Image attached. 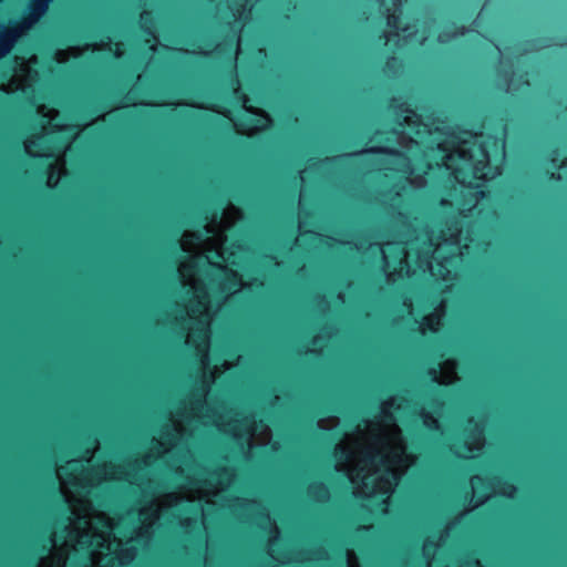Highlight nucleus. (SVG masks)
<instances>
[{
    "instance_id": "5701e85b",
    "label": "nucleus",
    "mask_w": 567,
    "mask_h": 567,
    "mask_svg": "<svg viewBox=\"0 0 567 567\" xmlns=\"http://www.w3.org/2000/svg\"><path fill=\"white\" fill-rule=\"evenodd\" d=\"M471 187H472V188H478V187H480V185H478V184H472V185H471Z\"/></svg>"
},
{
    "instance_id": "ddd939ff",
    "label": "nucleus",
    "mask_w": 567,
    "mask_h": 567,
    "mask_svg": "<svg viewBox=\"0 0 567 567\" xmlns=\"http://www.w3.org/2000/svg\"><path fill=\"white\" fill-rule=\"evenodd\" d=\"M313 491L317 493L327 492V488L323 484L319 483L313 486Z\"/></svg>"
},
{
    "instance_id": "412c9836",
    "label": "nucleus",
    "mask_w": 567,
    "mask_h": 567,
    "mask_svg": "<svg viewBox=\"0 0 567 567\" xmlns=\"http://www.w3.org/2000/svg\"><path fill=\"white\" fill-rule=\"evenodd\" d=\"M270 260H276V257L274 255L267 256Z\"/></svg>"
},
{
    "instance_id": "9d476101",
    "label": "nucleus",
    "mask_w": 567,
    "mask_h": 567,
    "mask_svg": "<svg viewBox=\"0 0 567 567\" xmlns=\"http://www.w3.org/2000/svg\"><path fill=\"white\" fill-rule=\"evenodd\" d=\"M545 175L546 177L549 179V181H553V182H558L560 179V175L556 172H553V171H546L545 172Z\"/></svg>"
},
{
    "instance_id": "4468645a",
    "label": "nucleus",
    "mask_w": 567,
    "mask_h": 567,
    "mask_svg": "<svg viewBox=\"0 0 567 567\" xmlns=\"http://www.w3.org/2000/svg\"><path fill=\"white\" fill-rule=\"evenodd\" d=\"M215 474L218 475V476H221V475L229 476L230 475L229 471L227 468H225V467L219 468L218 471L215 472Z\"/></svg>"
},
{
    "instance_id": "aec40b11",
    "label": "nucleus",
    "mask_w": 567,
    "mask_h": 567,
    "mask_svg": "<svg viewBox=\"0 0 567 567\" xmlns=\"http://www.w3.org/2000/svg\"><path fill=\"white\" fill-rule=\"evenodd\" d=\"M404 112H406V113H411V114H412V113H413V110H411L410 107H406V109L404 110Z\"/></svg>"
},
{
    "instance_id": "0eeeda50",
    "label": "nucleus",
    "mask_w": 567,
    "mask_h": 567,
    "mask_svg": "<svg viewBox=\"0 0 567 567\" xmlns=\"http://www.w3.org/2000/svg\"><path fill=\"white\" fill-rule=\"evenodd\" d=\"M369 152L373 153V154H399L396 151L394 150H389V148H381V147H374V148H371L369 150Z\"/></svg>"
},
{
    "instance_id": "f257e3e1",
    "label": "nucleus",
    "mask_w": 567,
    "mask_h": 567,
    "mask_svg": "<svg viewBox=\"0 0 567 567\" xmlns=\"http://www.w3.org/2000/svg\"><path fill=\"white\" fill-rule=\"evenodd\" d=\"M52 2L53 0H29L22 24L28 28L38 22L48 12Z\"/></svg>"
},
{
    "instance_id": "a211bd4d",
    "label": "nucleus",
    "mask_w": 567,
    "mask_h": 567,
    "mask_svg": "<svg viewBox=\"0 0 567 567\" xmlns=\"http://www.w3.org/2000/svg\"><path fill=\"white\" fill-rule=\"evenodd\" d=\"M179 248H181L179 240H175L174 241V250L177 251V250H179Z\"/></svg>"
},
{
    "instance_id": "a878e982",
    "label": "nucleus",
    "mask_w": 567,
    "mask_h": 567,
    "mask_svg": "<svg viewBox=\"0 0 567 567\" xmlns=\"http://www.w3.org/2000/svg\"><path fill=\"white\" fill-rule=\"evenodd\" d=\"M391 60H394V56L388 58L386 64H390Z\"/></svg>"
},
{
    "instance_id": "c85d7f7f",
    "label": "nucleus",
    "mask_w": 567,
    "mask_h": 567,
    "mask_svg": "<svg viewBox=\"0 0 567 567\" xmlns=\"http://www.w3.org/2000/svg\"><path fill=\"white\" fill-rule=\"evenodd\" d=\"M478 197H481V198H482V197H484V192H483V190H481V192L478 193Z\"/></svg>"
},
{
    "instance_id": "423d86ee",
    "label": "nucleus",
    "mask_w": 567,
    "mask_h": 567,
    "mask_svg": "<svg viewBox=\"0 0 567 567\" xmlns=\"http://www.w3.org/2000/svg\"><path fill=\"white\" fill-rule=\"evenodd\" d=\"M426 375L433 381V382H439V370L437 368H429L426 370Z\"/></svg>"
},
{
    "instance_id": "1a4fd4ad",
    "label": "nucleus",
    "mask_w": 567,
    "mask_h": 567,
    "mask_svg": "<svg viewBox=\"0 0 567 567\" xmlns=\"http://www.w3.org/2000/svg\"><path fill=\"white\" fill-rule=\"evenodd\" d=\"M388 25L389 27H392V28H398V24H399V17L395 16V14H389L388 16Z\"/></svg>"
},
{
    "instance_id": "473e14b6",
    "label": "nucleus",
    "mask_w": 567,
    "mask_h": 567,
    "mask_svg": "<svg viewBox=\"0 0 567 567\" xmlns=\"http://www.w3.org/2000/svg\"><path fill=\"white\" fill-rule=\"evenodd\" d=\"M40 550H41V551H45V550H47V548H45L44 546H42V547L40 548Z\"/></svg>"
},
{
    "instance_id": "b1692460",
    "label": "nucleus",
    "mask_w": 567,
    "mask_h": 567,
    "mask_svg": "<svg viewBox=\"0 0 567 567\" xmlns=\"http://www.w3.org/2000/svg\"><path fill=\"white\" fill-rule=\"evenodd\" d=\"M382 38H384L385 40H388V38H386V34H385V33H382V34L380 35V39H382Z\"/></svg>"
},
{
    "instance_id": "f8f14e48",
    "label": "nucleus",
    "mask_w": 567,
    "mask_h": 567,
    "mask_svg": "<svg viewBox=\"0 0 567 567\" xmlns=\"http://www.w3.org/2000/svg\"><path fill=\"white\" fill-rule=\"evenodd\" d=\"M334 455L338 458H343L347 456L346 450L343 447H336L334 449Z\"/></svg>"
},
{
    "instance_id": "f3484780",
    "label": "nucleus",
    "mask_w": 567,
    "mask_h": 567,
    "mask_svg": "<svg viewBox=\"0 0 567 567\" xmlns=\"http://www.w3.org/2000/svg\"><path fill=\"white\" fill-rule=\"evenodd\" d=\"M464 498H465V501H467V499H471V498H472V492H471L470 489H467V491L465 492Z\"/></svg>"
},
{
    "instance_id": "393cba45",
    "label": "nucleus",
    "mask_w": 567,
    "mask_h": 567,
    "mask_svg": "<svg viewBox=\"0 0 567 567\" xmlns=\"http://www.w3.org/2000/svg\"><path fill=\"white\" fill-rule=\"evenodd\" d=\"M391 60H394V56L388 58L386 64H390Z\"/></svg>"
},
{
    "instance_id": "6ab92c4d",
    "label": "nucleus",
    "mask_w": 567,
    "mask_h": 567,
    "mask_svg": "<svg viewBox=\"0 0 567 567\" xmlns=\"http://www.w3.org/2000/svg\"><path fill=\"white\" fill-rule=\"evenodd\" d=\"M383 416H384L385 419H389V420H392V419H393V417H392V414H391V413H389V412H383Z\"/></svg>"
},
{
    "instance_id": "39448f33",
    "label": "nucleus",
    "mask_w": 567,
    "mask_h": 567,
    "mask_svg": "<svg viewBox=\"0 0 567 567\" xmlns=\"http://www.w3.org/2000/svg\"><path fill=\"white\" fill-rule=\"evenodd\" d=\"M134 553L132 549H125L121 553V556L117 558V563L120 566H124L125 563H128L133 559Z\"/></svg>"
},
{
    "instance_id": "c756f323",
    "label": "nucleus",
    "mask_w": 567,
    "mask_h": 567,
    "mask_svg": "<svg viewBox=\"0 0 567 567\" xmlns=\"http://www.w3.org/2000/svg\"><path fill=\"white\" fill-rule=\"evenodd\" d=\"M395 107H398V109H400L401 111H403V109H402V107H403V104H399V105H396Z\"/></svg>"
},
{
    "instance_id": "6e6552de",
    "label": "nucleus",
    "mask_w": 567,
    "mask_h": 567,
    "mask_svg": "<svg viewBox=\"0 0 567 567\" xmlns=\"http://www.w3.org/2000/svg\"><path fill=\"white\" fill-rule=\"evenodd\" d=\"M465 33L466 28L464 25H456L454 28V32L452 34H449V38L464 35Z\"/></svg>"
},
{
    "instance_id": "20e7f679",
    "label": "nucleus",
    "mask_w": 567,
    "mask_h": 567,
    "mask_svg": "<svg viewBox=\"0 0 567 567\" xmlns=\"http://www.w3.org/2000/svg\"><path fill=\"white\" fill-rule=\"evenodd\" d=\"M422 416H423L424 425L426 426V429H429L430 431H439L440 430V424L436 419H434L432 415H430L427 413H422Z\"/></svg>"
},
{
    "instance_id": "f03ea898",
    "label": "nucleus",
    "mask_w": 567,
    "mask_h": 567,
    "mask_svg": "<svg viewBox=\"0 0 567 567\" xmlns=\"http://www.w3.org/2000/svg\"><path fill=\"white\" fill-rule=\"evenodd\" d=\"M456 567H483L481 559L475 550L467 551L463 557L457 559Z\"/></svg>"
},
{
    "instance_id": "9b49d317",
    "label": "nucleus",
    "mask_w": 567,
    "mask_h": 567,
    "mask_svg": "<svg viewBox=\"0 0 567 567\" xmlns=\"http://www.w3.org/2000/svg\"><path fill=\"white\" fill-rule=\"evenodd\" d=\"M21 567H37L38 561L34 559H23L20 564Z\"/></svg>"
},
{
    "instance_id": "7c9ffc66",
    "label": "nucleus",
    "mask_w": 567,
    "mask_h": 567,
    "mask_svg": "<svg viewBox=\"0 0 567 567\" xmlns=\"http://www.w3.org/2000/svg\"><path fill=\"white\" fill-rule=\"evenodd\" d=\"M380 462H381L382 464H385V460H384V457H383V456L380 458Z\"/></svg>"
},
{
    "instance_id": "cd10ccee",
    "label": "nucleus",
    "mask_w": 567,
    "mask_h": 567,
    "mask_svg": "<svg viewBox=\"0 0 567 567\" xmlns=\"http://www.w3.org/2000/svg\"><path fill=\"white\" fill-rule=\"evenodd\" d=\"M551 153H553V155H557V154H558V150H557V148H555V150H553V152H551Z\"/></svg>"
},
{
    "instance_id": "dca6fc26",
    "label": "nucleus",
    "mask_w": 567,
    "mask_h": 567,
    "mask_svg": "<svg viewBox=\"0 0 567 567\" xmlns=\"http://www.w3.org/2000/svg\"><path fill=\"white\" fill-rule=\"evenodd\" d=\"M441 206H443V207H451V206H452V203H451V202H449V200H446V199H442V200H441Z\"/></svg>"
},
{
    "instance_id": "7ed1b4c3",
    "label": "nucleus",
    "mask_w": 567,
    "mask_h": 567,
    "mask_svg": "<svg viewBox=\"0 0 567 567\" xmlns=\"http://www.w3.org/2000/svg\"><path fill=\"white\" fill-rule=\"evenodd\" d=\"M14 37L10 32L0 35V58L4 56L12 48Z\"/></svg>"
},
{
    "instance_id": "4be33fe9",
    "label": "nucleus",
    "mask_w": 567,
    "mask_h": 567,
    "mask_svg": "<svg viewBox=\"0 0 567 567\" xmlns=\"http://www.w3.org/2000/svg\"><path fill=\"white\" fill-rule=\"evenodd\" d=\"M550 163L555 165L556 158L554 156L550 158Z\"/></svg>"
},
{
    "instance_id": "2eb2a0df",
    "label": "nucleus",
    "mask_w": 567,
    "mask_h": 567,
    "mask_svg": "<svg viewBox=\"0 0 567 567\" xmlns=\"http://www.w3.org/2000/svg\"><path fill=\"white\" fill-rule=\"evenodd\" d=\"M370 529V526H367V525H361V526H358L357 530L359 532H368Z\"/></svg>"
},
{
    "instance_id": "bb28decb",
    "label": "nucleus",
    "mask_w": 567,
    "mask_h": 567,
    "mask_svg": "<svg viewBox=\"0 0 567 567\" xmlns=\"http://www.w3.org/2000/svg\"><path fill=\"white\" fill-rule=\"evenodd\" d=\"M391 60H394V56L388 58L386 64H390Z\"/></svg>"
},
{
    "instance_id": "2f4dec72",
    "label": "nucleus",
    "mask_w": 567,
    "mask_h": 567,
    "mask_svg": "<svg viewBox=\"0 0 567 567\" xmlns=\"http://www.w3.org/2000/svg\"><path fill=\"white\" fill-rule=\"evenodd\" d=\"M231 66H233V71L235 70V62L234 60H231Z\"/></svg>"
}]
</instances>
